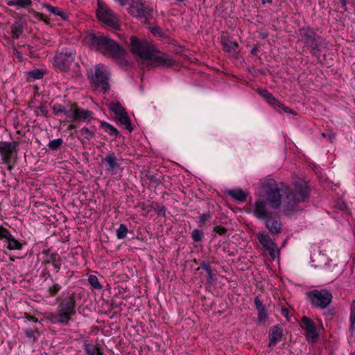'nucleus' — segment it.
Segmentation results:
<instances>
[{
	"label": "nucleus",
	"mask_w": 355,
	"mask_h": 355,
	"mask_svg": "<svg viewBox=\"0 0 355 355\" xmlns=\"http://www.w3.org/2000/svg\"><path fill=\"white\" fill-rule=\"evenodd\" d=\"M77 114V105L76 104H70L66 106L64 115L72 120H75Z\"/></svg>",
	"instance_id": "27"
},
{
	"label": "nucleus",
	"mask_w": 355,
	"mask_h": 355,
	"mask_svg": "<svg viewBox=\"0 0 355 355\" xmlns=\"http://www.w3.org/2000/svg\"><path fill=\"white\" fill-rule=\"evenodd\" d=\"M95 131L96 128L94 126H92L91 128H86L83 127L80 130V136L78 137V138L82 141V143H84V140L86 139L87 141H89L92 139L95 136Z\"/></svg>",
	"instance_id": "18"
},
{
	"label": "nucleus",
	"mask_w": 355,
	"mask_h": 355,
	"mask_svg": "<svg viewBox=\"0 0 355 355\" xmlns=\"http://www.w3.org/2000/svg\"><path fill=\"white\" fill-rule=\"evenodd\" d=\"M132 52L139 56L144 65L153 67H168L173 64V59L159 51L156 47L146 40H140L135 36L130 37Z\"/></svg>",
	"instance_id": "2"
},
{
	"label": "nucleus",
	"mask_w": 355,
	"mask_h": 355,
	"mask_svg": "<svg viewBox=\"0 0 355 355\" xmlns=\"http://www.w3.org/2000/svg\"><path fill=\"white\" fill-rule=\"evenodd\" d=\"M7 243V248L10 250H21L22 248V244L16 240L13 236H11L10 239H8Z\"/></svg>",
	"instance_id": "29"
},
{
	"label": "nucleus",
	"mask_w": 355,
	"mask_h": 355,
	"mask_svg": "<svg viewBox=\"0 0 355 355\" xmlns=\"http://www.w3.org/2000/svg\"><path fill=\"white\" fill-rule=\"evenodd\" d=\"M277 107L282 109L286 113H293V111H291V110L290 108L284 106L282 103V106H276L275 108H277Z\"/></svg>",
	"instance_id": "47"
},
{
	"label": "nucleus",
	"mask_w": 355,
	"mask_h": 355,
	"mask_svg": "<svg viewBox=\"0 0 355 355\" xmlns=\"http://www.w3.org/2000/svg\"><path fill=\"white\" fill-rule=\"evenodd\" d=\"M119 3L121 6H127L129 3V0H114Z\"/></svg>",
	"instance_id": "49"
},
{
	"label": "nucleus",
	"mask_w": 355,
	"mask_h": 355,
	"mask_svg": "<svg viewBox=\"0 0 355 355\" xmlns=\"http://www.w3.org/2000/svg\"><path fill=\"white\" fill-rule=\"evenodd\" d=\"M261 2L263 4L266 3V2L267 3H272V0H261Z\"/></svg>",
	"instance_id": "55"
},
{
	"label": "nucleus",
	"mask_w": 355,
	"mask_h": 355,
	"mask_svg": "<svg viewBox=\"0 0 355 355\" xmlns=\"http://www.w3.org/2000/svg\"><path fill=\"white\" fill-rule=\"evenodd\" d=\"M6 4L8 6H17V0H7Z\"/></svg>",
	"instance_id": "50"
},
{
	"label": "nucleus",
	"mask_w": 355,
	"mask_h": 355,
	"mask_svg": "<svg viewBox=\"0 0 355 355\" xmlns=\"http://www.w3.org/2000/svg\"><path fill=\"white\" fill-rule=\"evenodd\" d=\"M222 45L224 50L232 55L235 54L238 47V44L228 39H223Z\"/></svg>",
	"instance_id": "20"
},
{
	"label": "nucleus",
	"mask_w": 355,
	"mask_h": 355,
	"mask_svg": "<svg viewBox=\"0 0 355 355\" xmlns=\"http://www.w3.org/2000/svg\"><path fill=\"white\" fill-rule=\"evenodd\" d=\"M10 28L12 37L17 39L23 33L24 26L21 21H15L11 25Z\"/></svg>",
	"instance_id": "21"
},
{
	"label": "nucleus",
	"mask_w": 355,
	"mask_h": 355,
	"mask_svg": "<svg viewBox=\"0 0 355 355\" xmlns=\"http://www.w3.org/2000/svg\"><path fill=\"white\" fill-rule=\"evenodd\" d=\"M45 73V70L40 69H35L30 71L27 73V80L31 82L37 79H41L43 78Z\"/></svg>",
	"instance_id": "22"
},
{
	"label": "nucleus",
	"mask_w": 355,
	"mask_h": 355,
	"mask_svg": "<svg viewBox=\"0 0 355 355\" xmlns=\"http://www.w3.org/2000/svg\"><path fill=\"white\" fill-rule=\"evenodd\" d=\"M84 42L101 54L114 58L121 65L126 64L124 60L125 51L114 40L103 33H89L84 37Z\"/></svg>",
	"instance_id": "3"
},
{
	"label": "nucleus",
	"mask_w": 355,
	"mask_h": 355,
	"mask_svg": "<svg viewBox=\"0 0 355 355\" xmlns=\"http://www.w3.org/2000/svg\"><path fill=\"white\" fill-rule=\"evenodd\" d=\"M258 93L262 96L270 105L276 107V106H282V103L279 102L274 96L265 89H259Z\"/></svg>",
	"instance_id": "17"
},
{
	"label": "nucleus",
	"mask_w": 355,
	"mask_h": 355,
	"mask_svg": "<svg viewBox=\"0 0 355 355\" xmlns=\"http://www.w3.org/2000/svg\"><path fill=\"white\" fill-rule=\"evenodd\" d=\"M51 264L54 267L56 272H58L61 266L60 260H58L56 262L52 263Z\"/></svg>",
	"instance_id": "46"
},
{
	"label": "nucleus",
	"mask_w": 355,
	"mask_h": 355,
	"mask_svg": "<svg viewBox=\"0 0 355 355\" xmlns=\"http://www.w3.org/2000/svg\"><path fill=\"white\" fill-rule=\"evenodd\" d=\"M17 58L21 60V55L19 52H17Z\"/></svg>",
	"instance_id": "57"
},
{
	"label": "nucleus",
	"mask_w": 355,
	"mask_h": 355,
	"mask_svg": "<svg viewBox=\"0 0 355 355\" xmlns=\"http://www.w3.org/2000/svg\"><path fill=\"white\" fill-rule=\"evenodd\" d=\"M203 232L198 229H195L191 232V238L195 242H200L202 241Z\"/></svg>",
	"instance_id": "37"
},
{
	"label": "nucleus",
	"mask_w": 355,
	"mask_h": 355,
	"mask_svg": "<svg viewBox=\"0 0 355 355\" xmlns=\"http://www.w3.org/2000/svg\"><path fill=\"white\" fill-rule=\"evenodd\" d=\"M257 238L263 248L272 255L275 251L276 244L270 236L266 234H259Z\"/></svg>",
	"instance_id": "16"
},
{
	"label": "nucleus",
	"mask_w": 355,
	"mask_h": 355,
	"mask_svg": "<svg viewBox=\"0 0 355 355\" xmlns=\"http://www.w3.org/2000/svg\"><path fill=\"white\" fill-rule=\"evenodd\" d=\"M300 40L310 48L313 55L322 51L324 47V40L320 35H317L310 27H303L299 29Z\"/></svg>",
	"instance_id": "5"
},
{
	"label": "nucleus",
	"mask_w": 355,
	"mask_h": 355,
	"mask_svg": "<svg viewBox=\"0 0 355 355\" xmlns=\"http://www.w3.org/2000/svg\"><path fill=\"white\" fill-rule=\"evenodd\" d=\"M200 268L206 271L207 280L210 283H211L213 281V276H212V270H211V266L203 262L200 264Z\"/></svg>",
	"instance_id": "35"
},
{
	"label": "nucleus",
	"mask_w": 355,
	"mask_h": 355,
	"mask_svg": "<svg viewBox=\"0 0 355 355\" xmlns=\"http://www.w3.org/2000/svg\"><path fill=\"white\" fill-rule=\"evenodd\" d=\"M109 108L115 114L116 117L126 112L122 105L118 102L110 103L109 104Z\"/></svg>",
	"instance_id": "26"
},
{
	"label": "nucleus",
	"mask_w": 355,
	"mask_h": 355,
	"mask_svg": "<svg viewBox=\"0 0 355 355\" xmlns=\"http://www.w3.org/2000/svg\"><path fill=\"white\" fill-rule=\"evenodd\" d=\"M101 125L105 128L106 131L112 136L117 137L119 135V132L113 125L105 121H101Z\"/></svg>",
	"instance_id": "30"
},
{
	"label": "nucleus",
	"mask_w": 355,
	"mask_h": 355,
	"mask_svg": "<svg viewBox=\"0 0 355 355\" xmlns=\"http://www.w3.org/2000/svg\"><path fill=\"white\" fill-rule=\"evenodd\" d=\"M83 347L87 355H103V352L99 346L94 345L88 340L84 341Z\"/></svg>",
	"instance_id": "19"
},
{
	"label": "nucleus",
	"mask_w": 355,
	"mask_h": 355,
	"mask_svg": "<svg viewBox=\"0 0 355 355\" xmlns=\"http://www.w3.org/2000/svg\"><path fill=\"white\" fill-rule=\"evenodd\" d=\"M254 305L257 311L258 324L263 326H266V320L268 318V314L266 312L265 305L263 304L262 302L258 296L254 297Z\"/></svg>",
	"instance_id": "14"
},
{
	"label": "nucleus",
	"mask_w": 355,
	"mask_h": 355,
	"mask_svg": "<svg viewBox=\"0 0 355 355\" xmlns=\"http://www.w3.org/2000/svg\"><path fill=\"white\" fill-rule=\"evenodd\" d=\"M150 31L155 36H162V30H161L160 27H159L157 26L151 27Z\"/></svg>",
	"instance_id": "43"
},
{
	"label": "nucleus",
	"mask_w": 355,
	"mask_h": 355,
	"mask_svg": "<svg viewBox=\"0 0 355 355\" xmlns=\"http://www.w3.org/2000/svg\"><path fill=\"white\" fill-rule=\"evenodd\" d=\"M36 15L39 17V18L42 20H44V21H46L44 17V15L42 14V13H40V12H35Z\"/></svg>",
	"instance_id": "53"
},
{
	"label": "nucleus",
	"mask_w": 355,
	"mask_h": 355,
	"mask_svg": "<svg viewBox=\"0 0 355 355\" xmlns=\"http://www.w3.org/2000/svg\"><path fill=\"white\" fill-rule=\"evenodd\" d=\"M282 189L274 180H266L261 182L259 191L260 197L263 198L257 199L254 205V216L259 220H264L267 229L273 234L280 232L282 224L272 213L268 210V202L274 209H279L282 205L283 212L286 215H291L301 209L299 204L306 202L310 194V189L306 182L304 181L296 182L292 190L284 193L285 197L282 202Z\"/></svg>",
	"instance_id": "1"
},
{
	"label": "nucleus",
	"mask_w": 355,
	"mask_h": 355,
	"mask_svg": "<svg viewBox=\"0 0 355 355\" xmlns=\"http://www.w3.org/2000/svg\"><path fill=\"white\" fill-rule=\"evenodd\" d=\"M328 315H329L330 317H332L334 315V313L332 312H329Z\"/></svg>",
	"instance_id": "59"
},
{
	"label": "nucleus",
	"mask_w": 355,
	"mask_h": 355,
	"mask_svg": "<svg viewBox=\"0 0 355 355\" xmlns=\"http://www.w3.org/2000/svg\"><path fill=\"white\" fill-rule=\"evenodd\" d=\"M283 337V330L279 324L272 327L269 330V344L270 347H274L280 342Z\"/></svg>",
	"instance_id": "15"
},
{
	"label": "nucleus",
	"mask_w": 355,
	"mask_h": 355,
	"mask_svg": "<svg viewBox=\"0 0 355 355\" xmlns=\"http://www.w3.org/2000/svg\"><path fill=\"white\" fill-rule=\"evenodd\" d=\"M45 254L46 257L45 263H52L56 262L58 260H60V255L56 252L49 254V250H48L45 251Z\"/></svg>",
	"instance_id": "31"
},
{
	"label": "nucleus",
	"mask_w": 355,
	"mask_h": 355,
	"mask_svg": "<svg viewBox=\"0 0 355 355\" xmlns=\"http://www.w3.org/2000/svg\"><path fill=\"white\" fill-rule=\"evenodd\" d=\"M211 215L209 213H206L202 214L199 218V223L200 226H202L205 224V223L210 218Z\"/></svg>",
	"instance_id": "42"
},
{
	"label": "nucleus",
	"mask_w": 355,
	"mask_h": 355,
	"mask_svg": "<svg viewBox=\"0 0 355 355\" xmlns=\"http://www.w3.org/2000/svg\"><path fill=\"white\" fill-rule=\"evenodd\" d=\"M61 288L60 285L55 284L49 288V293L51 296H54Z\"/></svg>",
	"instance_id": "41"
},
{
	"label": "nucleus",
	"mask_w": 355,
	"mask_h": 355,
	"mask_svg": "<svg viewBox=\"0 0 355 355\" xmlns=\"http://www.w3.org/2000/svg\"><path fill=\"white\" fill-rule=\"evenodd\" d=\"M102 162L105 164L106 170L112 174H116L117 171L121 168V162L113 152L108 153Z\"/></svg>",
	"instance_id": "13"
},
{
	"label": "nucleus",
	"mask_w": 355,
	"mask_h": 355,
	"mask_svg": "<svg viewBox=\"0 0 355 355\" xmlns=\"http://www.w3.org/2000/svg\"><path fill=\"white\" fill-rule=\"evenodd\" d=\"M349 322V331L354 333L355 331V300L351 304Z\"/></svg>",
	"instance_id": "28"
},
{
	"label": "nucleus",
	"mask_w": 355,
	"mask_h": 355,
	"mask_svg": "<svg viewBox=\"0 0 355 355\" xmlns=\"http://www.w3.org/2000/svg\"><path fill=\"white\" fill-rule=\"evenodd\" d=\"M76 128V126L74 125H69V127H68V130H72V129H74Z\"/></svg>",
	"instance_id": "56"
},
{
	"label": "nucleus",
	"mask_w": 355,
	"mask_h": 355,
	"mask_svg": "<svg viewBox=\"0 0 355 355\" xmlns=\"http://www.w3.org/2000/svg\"><path fill=\"white\" fill-rule=\"evenodd\" d=\"M282 314L286 316V317H288V311L287 309H282Z\"/></svg>",
	"instance_id": "52"
},
{
	"label": "nucleus",
	"mask_w": 355,
	"mask_h": 355,
	"mask_svg": "<svg viewBox=\"0 0 355 355\" xmlns=\"http://www.w3.org/2000/svg\"><path fill=\"white\" fill-rule=\"evenodd\" d=\"M128 10L129 14L135 17L144 18L148 20L153 17V8L146 5L145 2L138 0H132Z\"/></svg>",
	"instance_id": "8"
},
{
	"label": "nucleus",
	"mask_w": 355,
	"mask_h": 355,
	"mask_svg": "<svg viewBox=\"0 0 355 355\" xmlns=\"http://www.w3.org/2000/svg\"><path fill=\"white\" fill-rule=\"evenodd\" d=\"M92 112L89 110H85L77 107V114H76V121H85L92 117Z\"/></svg>",
	"instance_id": "23"
},
{
	"label": "nucleus",
	"mask_w": 355,
	"mask_h": 355,
	"mask_svg": "<svg viewBox=\"0 0 355 355\" xmlns=\"http://www.w3.org/2000/svg\"><path fill=\"white\" fill-rule=\"evenodd\" d=\"M116 119L124 127V128L128 130L129 132H131L133 130L126 112L121 115L116 116Z\"/></svg>",
	"instance_id": "24"
},
{
	"label": "nucleus",
	"mask_w": 355,
	"mask_h": 355,
	"mask_svg": "<svg viewBox=\"0 0 355 355\" xmlns=\"http://www.w3.org/2000/svg\"><path fill=\"white\" fill-rule=\"evenodd\" d=\"M31 320L34 322H37V319H36L34 317H31Z\"/></svg>",
	"instance_id": "58"
},
{
	"label": "nucleus",
	"mask_w": 355,
	"mask_h": 355,
	"mask_svg": "<svg viewBox=\"0 0 355 355\" xmlns=\"http://www.w3.org/2000/svg\"><path fill=\"white\" fill-rule=\"evenodd\" d=\"M32 3L31 0H17V6L20 8H27Z\"/></svg>",
	"instance_id": "40"
},
{
	"label": "nucleus",
	"mask_w": 355,
	"mask_h": 355,
	"mask_svg": "<svg viewBox=\"0 0 355 355\" xmlns=\"http://www.w3.org/2000/svg\"><path fill=\"white\" fill-rule=\"evenodd\" d=\"M88 282L92 286V288L95 289H101L102 286L98 282V279L96 276L90 275L88 277Z\"/></svg>",
	"instance_id": "36"
},
{
	"label": "nucleus",
	"mask_w": 355,
	"mask_h": 355,
	"mask_svg": "<svg viewBox=\"0 0 355 355\" xmlns=\"http://www.w3.org/2000/svg\"><path fill=\"white\" fill-rule=\"evenodd\" d=\"M39 110L42 115L46 116L48 113L46 107L44 105H42L39 107Z\"/></svg>",
	"instance_id": "45"
},
{
	"label": "nucleus",
	"mask_w": 355,
	"mask_h": 355,
	"mask_svg": "<svg viewBox=\"0 0 355 355\" xmlns=\"http://www.w3.org/2000/svg\"><path fill=\"white\" fill-rule=\"evenodd\" d=\"M62 143H63V141L60 138L51 140L49 143V148L51 150H55L58 149L62 144Z\"/></svg>",
	"instance_id": "38"
},
{
	"label": "nucleus",
	"mask_w": 355,
	"mask_h": 355,
	"mask_svg": "<svg viewBox=\"0 0 355 355\" xmlns=\"http://www.w3.org/2000/svg\"><path fill=\"white\" fill-rule=\"evenodd\" d=\"M228 194L233 198L241 202L245 201L247 198L245 193L241 189L230 190Z\"/></svg>",
	"instance_id": "25"
},
{
	"label": "nucleus",
	"mask_w": 355,
	"mask_h": 355,
	"mask_svg": "<svg viewBox=\"0 0 355 355\" xmlns=\"http://www.w3.org/2000/svg\"><path fill=\"white\" fill-rule=\"evenodd\" d=\"M26 335L28 338H33L34 337V331L31 329L26 330Z\"/></svg>",
	"instance_id": "51"
},
{
	"label": "nucleus",
	"mask_w": 355,
	"mask_h": 355,
	"mask_svg": "<svg viewBox=\"0 0 355 355\" xmlns=\"http://www.w3.org/2000/svg\"><path fill=\"white\" fill-rule=\"evenodd\" d=\"M300 327L305 331V336L309 342L315 343L319 337L315 322L310 318L304 316L300 321Z\"/></svg>",
	"instance_id": "11"
},
{
	"label": "nucleus",
	"mask_w": 355,
	"mask_h": 355,
	"mask_svg": "<svg viewBox=\"0 0 355 355\" xmlns=\"http://www.w3.org/2000/svg\"><path fill=\"white\" fill-rule=\"evenodd\" d=\"M214 231L218 234L219 235H224L226 232H227V230L223 227H221V226H216L214 228Z\"/></svg>",
	"instance_id": "44"
},
{
	"label": "nucleus",
	"mask_w": 355,
	"mask_h": 355,
	"mask_svg": "<svg viewBox=\"0 0 355 355\" xmlns=\"http://www.w3.org/2000/svg\"><path fill=\"white\" fill-rule=\"evenodd\" d=\"M340 2L343 8L346 7L347 0H340Z\"/></svg>",
	"instance_id": "54"
},
{
	"label": "nucleus",
	"mask_w": 355,
	"mask_h": 355,
	"mask_svg": "<svg viewBox=\"0 0 355 355\" xmlns=\"http://www.w3.org/2000/svg\"><path fill=\"white\" fill-rule=\"evenodd\" d=\"M44 7L47 8L51 12L55 14V15L60 16L64 19H66L65 13L60 11L58 7H54L49 4H44Z\"/></svg>",
	"instance_id": "32"
},
{
	"label": "nucleus",
	"mask_w": 355,
	"mask_h": 355,
	"mask_svg": "<svg viewBox=\"0 0 355 355\" xmlns=\"http://www.w3.org/2000/svg\"><path fill=\"white\" fill-rule=\"evenodd\" d=\"M19 144L17 141H1L0 142V155L2 162L8 164L11 158L17 155Z\"/></svg>",
	"instance_id": "10"
},
{
	"label": "nucleus",
	"mask_w": 355,
	"mask_h": 355,
	"mask_svg": "<svg viewBox=\"0 0 355 355\" xmlns=\"http://www.w3.org/2000/svg\"><path fill=\"white\" fill-rule=\"evenodd\" d=\"M119 3L121 6H127L129 3V0H114Z\"/></svg>",
	"instance_id": "48"
},
{
	"label": "nucleus",
	"mask_w": 355,
	"mask_h": 355,
	"mask_svg": "<svg viewBox=\"0 0 355 355\" xmlns=\"http://www.w3.org/2000/svg\"><path fill=\"white\" fill-rule=\"evenodd\" d=\"M76 302L73 296L65 297L58 306V311L51 313L49 319L53 324L67 325L76 313Z\"/></svg>",
	"instance_id": "4"
},
{
	"label": "nucleus",
	"mask_w": 355,
	"mask_h": 355,
	"mask_svg": "<svg viewBox=\"0 0 355 355\" xmlns=\"http://www.w3.org/2000/svg\"><path fill=\"white\" fill-rule=\"evenodd\" d=\"M12 168V166H10V165H9V166H8V170H10V171Z\"/></svg>",
	"instance_id": "60"
},
{
	"label": "nucleus",
	"mask_w": 355,
	"mask_h": 355,
	"mask_svg": "<svg viewBox=\"0 0 355 355\" xmlns=\"http://www.w3.org/2000/svg\"><path fill=\"white\" fill-rule=\"evenodd\" d=\"M128 228L125 225L121 224L116 230V237L118 239H123L126 237Z\"/></svg>",
	"instance_id": "33"
},
{
	"label": "nucleus",
	"mask_w": 355,
	"mask_h": 355,
	"mask_svg": "<svg viewBox=\"0 0 355 355\" xmlns=\"http://www.w3.org/2000/svg\"><path fill=\"white\" fill-rule=\"evenodd\" d=\"M75 53L70 49H64L55 57V64L61 70H67L74 61Z\"/></svg>",
	"instance_id": "12"
},
{
	"label": "nucleus",
	"mask_w": 355,
	"mask_h": 355,
	"mask_svg": "<svg viewBox=\"0 0 355 355\" xmlns=\"http://www.w3.org/2000/svg\"><path fill=\"white\" fill-rule=\"evenodd\" d=\"M12 235L8 229L0 225V241L5 240L6 242L11 239Z\"/></svg>",
	"instance_id": "34"
},
{
	"label": "nucleus",
	"mask_w": 355,
	"mask_h": 355,
	"mask_svg": "<svg viewBox=\"0 0 355 355\" xmlns=\"http://www.w3.org/2000/svg\"><path fill=\"white\" fill-rule=\"evenodd\" d=\"M108 77V71L103 65L98 64L96 66L95 75L92 81L95 86L101 88L103 93H106L110 89Z\"/></svg>",
	"instance_id": "9"
},
{
	"label": "nucleus",
	"mask_w": 355,
	"mask_h": 355,
	"mask_svg": "<svg viewBox=\"0 0 355 355\" xmlns=\"http://www.w3.org/2000/svg\"><path fill=\"white\" fill-rule=\"evenodd\" d=\"M96 15L98 19L106 25L114 29H119V24L116 15L104 3H98Z\"/></svg>",
	"instance_id": "7"
},
{
	"label": "nucleus",
	"mask_w": 355,
	"mask_h": 355,
	"mask_svg": "<svg viewBox=\"0 0 355 355\" xmlns=\"http://www.w3.org/2000/svg\"><path fill=\"white\" fill-rule=\"evenodd\" d=\"M66 106L61 104H55L53 107V113L58 116L60 114L63 113L64 114Z\"/></svg>",
	"instance_id": "39"
},
{
	"label": "nucleus",
	"mask_w": 355,
	"mask_h": 355,
	"mask_svg": "<svg viewBox=\"0 0 355 355\" xmlns=\"http://www.w3.org/2000/svg\"><path fill=\"white\" fill-rule=\"evenodd\" d=\"M306 295L311 305L320 309H324L332 301L331 293L326 289L313 290L308 292Z\"/></svg>",
	"instance_id": "6"
}]
</instances>
